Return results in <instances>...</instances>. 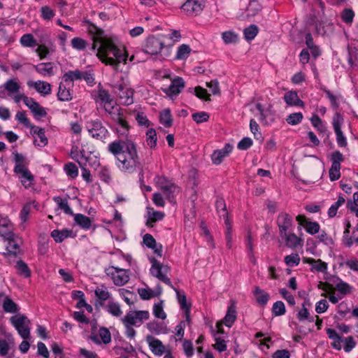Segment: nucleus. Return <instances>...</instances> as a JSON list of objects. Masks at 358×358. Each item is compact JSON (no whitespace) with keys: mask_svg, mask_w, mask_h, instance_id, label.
I'll return each mask as SVG.
<instances>
[{"mask_svg":"<svg viewBox=\"0 0 358 358\" xmlns=\"http://www.w3.org/2000/svg\"><path fill=\"white\" fill-rule=\"evenodd\" d=\"M110 115L115 122L114 131L118 138L108 145L107 150L115 157V164L122 171L133 173L141 166L138 145L129 136L130 126L123 118L120 108Z\"/></svg>","mask_w":358,"mask_h":358,"instance_id":"1","label":"nucleus"},{"mask_svg":"<svg viewBox=\"0 0 358 358\" xmlns=\"http://www.w3.org/2000/svg\"><path fill=\"white\" fill-rule=\"evenodd\" d=\"M96 55L102 63L117 70L119 64L127 62V55L113 43H103L98 48Z\"/></svg>","mask_w":358,"mask_h":358,"instance_id":"2","label":"nucleus"},{"mask_svg":"<svg viewBox=\"0 0 358 358\" xmlns=\"http://www.w3.org/2000/svg\"><path fill=\"white\" fill-rule=\"evenodd\" d=\"M13 161L15 163L13 172L18 176L22 185L28 189L33 185L34 176L28 169L29 161L24 155L14 151L12 153Z\"/></svg>","mask_w":358,"mask_h":358,"instance_id":"3","label":"nucleus"},{"mask_svg":"<svg viewBox=\"0 0 358 358\" xmlns=\"http://www.w3.org/2000/svg\"><path fill=\"white\" fill-rule=\"evenodd\" d=\"M85 127L89 135L94 139L104 141L110 136V132L99 118L86 121Z\"/></svg>","mask_w":358,"mask_h":358,"instance_id":"4","label":"nucleus"},{"mask_svg":"<svg viewBox=\"0 0 358 358\" xmlns=\"http://www.w3.org/2000/svg\"><path fill=\"white\" fill-rule=\"evenodd\" d=\"M154 182L169 199H174L180 192V187L172 179L164 175H157L154 178Z\"/></svg>","mask_w":358,"mask_h":358,"instance_id":"5","label":"nucleus"},{"mask_svg":"<svg viewBox=\"0 0 358 358\" xmlns=\"http://www.w3.org/2000/svg\"><path fill=\"white\" fill-rule=\"evenodd\" d=\"M10 322L23 340L30 339L31 322L27 317L21 314L15 315L10 317Z\"/></svg>","mask_w":358,"mask_h":358,"instance_id":"6","label":"nucleus"},{"mask_svg":"<svg viewBox=\"0 0 358 358\" xmlns=\"http://www.w3.org/2000/svg\"><path fill=\"white\" fill-rule=\"evenodd\" d=\"M94 99L96 103L103 106L106 112L110 115L117 110L120 109L117 106H114V101L108 90L99 88L96 93L94 95Z\"/></svg>","mask_w":358,"mask_h":358,"instance_id":"7","label":"nucleus"},{"mask_svg":"<svg viewBox=\"0 0 358 358\" xmlns=\"http://www.w3.org/2000/svg\"><path fill=\"white\" fill-rule=\"evenodd\" d=\"M149 317L148 310H131L122 318V322L124 326L140 327Z\"/></svg>","mask_w":358,"mask_h":358,"instance_id":"8","label":"nucleus"},{"mask_svg":"<svg viewBox=\"0 0 358 358\" xmlns=\"http://www.w3.org/2000/svg\"><path fill=\"white\" fill-rule=\"evenodd\" d=\"M343 122V115L340 113L336 112L332 118V126L336 134V143L339 148H346L348 145L347 138L341 130Z\"/></svg>","mask_w":358,"mask_h":358,"instance_id":"9","label":"nucleus"},{"mask_svg":"<svg viewBox=\"0 0 358 358\" xmlns=\"http://www.w3.org/2000/svg\"><path fill=\"white\" fill-rule=\"evenodd\" d=\"M216 209L220 218H223L225 225V238L227 244L231 248L233 241L231 222L228 217V212L227 210L226 203H216Z\"/></svg>","mask_w":358,"mask_h":358,"instance_id":"10","label":"nucleus"},{"mask_svg":"<svg viewBox=\"0 0 358 358\" xmlns=\"http://www.w3.org/2000/svg\"><path fill=\"white\" fill-rule=\"evenodd\" d=\"M151 263L152 266L150 269L151 275L173 287L170 279L167 277L169 268L166 266H163L154 258L151 259Z\"/></svg>","mask_w":358,"mask_h":358,"instance_id":"11","label":"nucleus"},{"mask_svg":"<svg viewBox=\"0 0 358 358\" xmlns=\"http://www.w3.org/2000/svg\"><path fill=\"white\" fill-rule=\"evenodd\" d=\"M106 273L116 286H122L129 280L128 271L123 268L112 266L106 269Z\"/></svg>","mask_w":358,"mask_h":358,"instance_id":"12","label":"nucleus"},{"mask_svg":"<svg viewBox=\"0 0 358 358\" xmlns=\"http://www.w3.org/2000/svg\"><path fill=\"white\" fill-rule=\"evenodd\" d=\"M114 91L117 94L122 104L129 106L134 103V90L124 84H119L114 87Z\"/></svg>","mask_w":358,"mask_h":358,"instance_id":"13","label":"nucleus"},{"mask_svg":"<svg viewBox=\"0 0 358 358\" xmlns=\"http://www.w3.org/2000/svg\"><path fill=\"white\" fill-rule=\"evenodd\" d=\"M205 7V0H186L181 10L189 16L199 15Z\"/></svg>","mask_w":358,"mask_h":358,"instance_id":"14","label":"nucleus"},{"mask_svg":"<svg viewBox=\"0 0 358 358\" xmlns=\"http://www.w3.org/2000/svg\"><path fill=\"white\" fill-rule=\"evenodd\" d=\"M164 46V43L159 38L150 36L145 41L143 52L151 55H156L161 52Z\"/></svg>","mask_w":358,"mask_h":358,"instance_id":"15","label":"nucleus"},{"mask_svg":"<svg viewBox=\"0 0 358 358\" xmlns=\"http://www.w3.org/2000/svg\"><path fill=\"white\" fill-rule=\"evenodd\" d=\"M185 87V81L181 77H176L171 80L169 87L164 90V92L172 100H174L181 93Z\"/></svg>","mask_w":358,"mask_h":358,"instance_id":"16","label":"nucleus"},{"mask_svg":"<svg viewBox=\"0 0 358 358\" xmlns=\"http://www.w3.org/2000/svg\"><path fill=\"white\" fill-rule=\"evenodd\" d=\"M79 166H90L96 169L100 164L99 157L94 152L85 149L80 159L77 162Z\"/></svg>","mask_w":358,"mask_h":358,"instance_id":"17","label":"nucleus"},{"mask_svg":"<svg viewBox=\"0 0 358 358\" xmlns=\"http://www.w3.org/2000/svg\"><path fill=\"white\" fill-rule=\"evenodd\" d=\"M233 149V145L227 143L224 145L223 148L214 150L210 156L213 164L216 166L220 165L223 160L229 155Z\"/></svg>","mask_w":358,"mask_h":358,"instance_id":"18","label":"nucleus"},{"mask_svg":"<svg viewBox=\"0 0 358 358\" xmlns=\"http://www.w3.org/2000/svg\"><path fill=\"white\" fill-rule=\"evenodd\" d=\"M236 319V311L235 307L231 305L228 308L227 314L222 321H219L216 324V329L217 334H223V324L228 327H231Z\"/></svg>","mask_w":358,"mask_h":358,"instance_id":"19","label":"nucleus"},{"mask_svg":"<svg viewBox=\"0 0 358 358\" xmlns=\"http://www.w3.org/2000/svg\"><path fill=\"white\" fill-rule=\"evenodd\" d=\"M30 134L34 137V144L36 146L43 148L48 143V139L45 136V129L34 125L30 129Z\"/></svg>","mask_w":358,"mask_h":358,"instance_id":"20","label":"nucleus"},{"mask_svg":"<svg viewBox=\"0 0 358 358\" xmlns=\"http://www.w3.org/2000/svg\"><path fill=\"white\" fill-rule=\"evenodd\" d=\"M13 227L7 216L0 215V236L4 239H9L14 236Z\"/></svg>","mask_w":358,"mask_h":358,"instance_id":"21","label":"nucleus"},{"mask_svg":"<svg viewBox=\"0 0 358 358\" xmlns=\"http://www.w3.org/2000/svg\"><path fill=\"white\" fill-rule=\"evenodd\" d=\"M162 289L160 285H157L155 289H152L147 285L138 289V294L143 300H149L161 295Z\"/></svg>","mask_w":358,"mask_h":358,"instance_id":"22","label":"nucleus"},{"mask_svg":"<svg viewBox=\"0 0 358 358\" xmlns=\"http://www.w3.org/2000/svg\"><path fill=\"white\" fill-rule=\"evenodd\" d=\"M296 221L301 226H303L306 232L310 234H315L320 231V224L316 222H310L303 215H299L296 217Z\"/></svg>","mask_w":358,"mask_h":358,"instance_id":"23","label":"nucleus"},{"mask_svg":"<svg viewBox=\"0 0 358 358\" xmlns=\"http://www.w3.org/2000/svg\"><path fill=\"white\" fill-rule=\"evenodd\" d=\"M27 85L29 88H34L43 96H46L51 93V85L45 81H29Z\"/></svg>","mask_w":358,"mask_h":358,"instance_id":"24","label":"nucleus"},{"mask_svg":"<svg viewBox=\"0 0 358 358\" xmlns=\"http://www.w3.org/2000/svg\"><path fill=\"white\" fill-rule=\"evenodd\" d=\"M303 262L310 265V271L313 272L324 273L327 270V264L321 259H315L311 257H303Z\"/></svg>","mask_w":358,"mask_h":358,"instance_id":"25","label":"nucleus"},{"mask_svg":"<svg viewBox=\"0 0 358 358\" xmlns=\"http://www.w3.org/2000/svg\"><path fill=\"white\" fill-rule=\"evenodd\" d=\"M146 341L150 347V350L155 355L161 356L164 353L166 350L165 346L159 340L149 336L146 338Z\"/></svg>","mask_w":358,"mask_h":358,"instance_id":"26","label":"nucleus"},{"mask_svg":"<svg viewBox=\"0 0 358 358\" xmlns=\"http://www.w3.org/2000/svg\"><path fill=\"white\" fill-rule=\"evenodd\" d=\"M0 305L6 313H15L18 312V306L8 296L0 294Z\"/></svg>","mask_w":358,"mask_h":358,"instance_id":"27","label":"nucleus"},{"mask_svg":"<svg viewBox=\"0 0 358 358\" xmlns=\"http://www.w3.org/2000/svg\"><path fill=\"white\" fill-rule=\"evenodd\" d=\"M284 100L287 105L290 106H298L304 108V102L299 98L297 92L294 90L286 92L284 95Z\"/></svg>","mask_w":358,"mask_h":358,"instance_id":"28","label":"nucleus"},{"mask_svg":"<svg viewBox=\"0 0 358 358\" xmlns=\"http://www.w3.org/2000/svg\"><path fill=\"white\" fill-rule=\"evenodd\" d=\"M91 339L97 344H108L111 341V336L106 328H100L97 334L92 335Z\"/></svg>","mask_w":358,"mask_h":358,"instance_id":"29","label":"nucleus"},{"mask_svg":"<svg viewBox=\"0 0 358 358\" xmlns=\"http://www.w3.org/2000/svg\"><path fill=\"white\" fill-rule=\"evenodd\" d=\"M15 345V340L11 334H6V338L0 339V356H6Z\"/></svg>","mask_w":358,"mask_h":358,"instance_id":"30","label":"nucleus"},{"mask_svg":"<svg viewBox=\"0 0 358 358\" xmlns=\"http://www.w3.org/2000/svg\"><path fill=\"white\" fill-rule=\"evenodd\" d=\"M144 244L149 248L152 249L153 252L158 256H162V246L160 244H157L154 237L150 234H146L144 235L143 238Z\"/></svg>","mask_w":358,"mask_h":358,"instance_id":"31","label":"nucleus"},{"mask_svg":"<svg viewBox=\"0 0 358 358\" xmlns=\"http://www.w3.org/2000/svg\"><path fill=\"white\" fill-rule=\"evenodd\" d=\"M282 238L285 239L286 245L290 248H297L303 243V239L293 233L285 232Z\"/></svg>","mask_w":358,"mask_h":358,"instance_id":"32","label":"nucleus"},{"mask_svg":"<svg viewBox=\"0 0 358 358\" xmlns=\"http://www.w3.org/2000/svg\"><path fill=\"white\" fill-rule=\"evenodd\" d=\"M36 71L43 76H52L55 74L53 64L52 62H43L34 65Z\"/></svg>","mask_w":358,"mask_h":358,"instance_id":"33","label":"nucleus"},{"mask_svg":"<svg viewBox=\"0 0 358 358\" xmlns=\"http://www.w3.org/2000/svg\"><path fill=\"white\" fill-rule=\"evenodd\" d=\"M277 222L279 227L280 236L281 237H283V234L287 232V229L291 226V217L287 214H281L278 216Z\"/></svg>","mask_w":358,"mask_h":358,"instance_id":"34","label":"nucleus"},{"mask_svg":"<svg viewBox=\"0 0 358 358\" xmlns=\"http://www.w3.org/2000/svg\"><path fill=\"white\" fill-rule=\"evenodd\" d=\"M164 215L160 211L155 210L153 208H147L146 225L152 227V224L163 219Z\"/></svg>","mask_w":358,"mask_h":358,"instance_id":"35","label":"nucleus"},{"mask_svg":"<svg viewBox=\"0 0 358 358\" xmlns=\"http://www.w3.org/2000/svg\"><path fill=\"white\" fill-rule=\"evenodd\" d=\"M51 236L55 242L62 243L67 238L73 237V233L71 230L63 229L62 230L55 229L51 232Z\"/></svg>","mask_w":358,"mask_h":358,"instance_id":"36","label":"nucleus"},{"mask_svg":"<svg viewBox=\"0 0 358 358\" xmlns=\"http://www.w3.org/2000/svg\"><path fill=\"white\" fill-rule=\"evenodd\" d=\"M253 294L255 296L257 302L259 305L264 306L267 304L270 298V295L268 293L260 289L259 287H256L254 289Z\"/></svg>","mask_w":358,"mask_h":358,"instance_id":"37","label":"nucleus"},{"mask_svg":"<svg viewBox=\"0 0 358 358\" xmlns=\"http://www.w3.org/2000/svg\"><path fill=\"white\" fill-rule=\"evenodd\" d=\"M262 8V6L257 0H250L248 6L245 9L246 17L249 18L255 16Z\"/></svg>","mask_w":358,"mask_h":358,"instance_id":"38","label":"nucleus"},{"mask_svg":"<svg viewBox=\"0 0 358 358\" xmlns=\"http://www.w3.org/2000/svg\"><path fill=\"white\" fill-rule=\"evenodd\" d=\"M20 43L24 48H34L38 45L31 34H24L20 38Z\"/></svg>","mask_w":358,"mask_h":358,"instance_id":"39","label":"nucleus"},{"mask_svg":"<svg viewBox=\"0 0 358 358\" xmlns=\"http://www.w3.org/2000/svg\"><path fill=\"white\" fill-rule=\"evenodd\" d=\"M192 49L187 44H182L177 49L176 60H185L190 55Z\"/></svg>","mask_w":358,"mask_h":358,"instance_id":"40","label":"nucleus"},{"mask_svg":"<svg viewBox=\"0 0 358 358\" xmlns=\"http://www.w3.org/2000/svg\"><path fill=\"white\" fill-rule=\"evenodd\" d=\"M81 76H83L82 71L78 69L69 71L63 75L62 80L66 83L81 80Z\"/></svg>","mask_w":358,"mask_h":358,"instance_id":"41","label":"nucleus"},{"mask_svg":"<svg viewBox=\"0 0 358 358\" xmlns=\"http://www.w3.org/2000/svg\"><path fill=\"white\" fill-rule=\"evenodd\" d=\"M57 98L61 101H69L72 99L70 88H67L62 83L59 85Z\"/></svg>","mask_w":358,"mask_h":358,"instance_id":"42","label":"nucleus"},{"mask_svg":"<svg viewBox=\"0 0 358 358\" xmlns=\"http://www.w3.org/2000/svg\"><path fill=\"white\" fill-rule=\"evenodd\" d=\"M145 141L150 149H155L157 147V136L155 129H148L145 133Z\"/></svg>","mask_w":358,"mask_h":358,"instance_id":"43","label":"nucleus"},{"mask_svg":"<svg viewBox=\"0 0 358 358\" xmlns=\"http://www.w3.org/2000/svg\"><path fill=\"white\" fill-rule=\"evenodd\" d=\"M311 124L320 133H325L327 131V126L324 122L315 113L313 114L310 119Z\"/></svg>","mask_w":358,"mask_h":358,"instance_id":"44","label":"nucleus"},{"mask_svg":"<svg viewBox=\"0 0 358 358\" xmlns=\"http://www.w3.org/2000/svg\"><path fill=\"white\" fill-rule=\"evenodd\" d=\"M159 122L166 128H169L172 126L173 119L169 108H166L160 113Z\"/></svg>","mask_w":358,"mask_h":358,"instance_id":"45","label":"nucleus"},{"mask_svg":"<svg viewBox=\"0 0 358 358\" xmlns=\"http://www.w3.org/2000/svg\"><path fill=\"white\" fill-rule=\"evenodd\" d=\"M148 329L152 333L160 334H166L168 329L166 325L164 323H159L157 322H152L147 324Z\"/></svg>","mask_w":358,"mask_h":358,"instance_id":"46","label":"nucleus"},{"mask_svg":"<svg viewBox=\"0 0 358 358\" xmlns=\"http://www.w3.org/2000/svg\"><path fill=\"white\" fill-rule=\"evenodd\" d=\"M152 313L158 319L164 320L166 318V313L164 310V301H159L153 304Z\"/></svg>","mask_w":358,"mask_h":358,"instance_id":"47","label":"nucleus"},{"mask_svg":"<svg viewBox=\"0 0 358 358\" xmlns=\"http://www.w3.org/2000/svg\"><path fill=\"white\" fill-rule=\"evenodd\" d=\"M94 293L96 296L101 301H105L108 299H110L111 297V294L109 292L108 288L103 285H101L94 290Z\"/></svg>","mask_w":358,"mask_h":358,"instance_id":"48","label":"nucleus"},{"mask_svg":"<svg viewBox=\"0 0 358 358\" xmlns=\"http://www.w3.org/2000/svg\"><path fill=\"white\" fill-rule=\"evenodd\" d=\"M259 32V28L255 24H250L243 29L244 38L247 41L253 40Z\"/></svg>","mask_w":358,"mask_h":358,"instance_id":"49","label":"nucleus"},{"mask_svg":"<svg viewBox=\"0 0 358 358\" xmlns=\"http://www.w3.org/2000/svg\"><path fill=\"white\" fill-rule=\"evenodd\" d=\"M74 220L77 224L85 229H88L91 227L92 220L82 214H76L74 216Z\"/></svg>","mask_w":358,"mask_h":358,"instance_id":"50","label":"nucleus"},{"mask_svg":"<svg viewBox=\"0 0 358 358\" xmlns=\"http://www.w3.org/2000/svg\"><path fill=\"white\" fill-rule=\"evenodd\" d=\"M222 39L225 44L236 43L238 41V36L232 30L222 33Z\"/></svg>","mask_w":358,"mask_h":358,"instance_id":"51","label":"nucleus"},{"mask_svg":"<svg viewBox=\"0 0 358 358\" xmlns=\"http://www.w3.org/2000/svg\"><path fill=\"white\" fill-rule=\"evenodd\" d=\"M107 311L115 317H119L122 314L120 306L118 303L110 301L106 306Z\"/></svg>","mask_w":358,"mask_h":358,"instance_id":"52","label":"nucleus"},{"mask_svg":"<svg viewBox=\"0 0 358 358\" xmlns=\"http://www.w3.org/2000/svg\"><path fill=\"white\" fill-rule=\"evenodd\" d=\"M9 94H15L19 92L20 85L13 79L7 80L3 85Z\"/></svg>","mask_w":358,"mask_h":358,"instance_id":"53","label":"nucleus"},{"mask_svg":"<svg viewBox=\"0 0 358 358\" xmlns=\"http://www.w3.org/2000/svg\"><path fill=\"white\" fill-rule=\"evenodd\" d=\"M16 269L17 273L24 278H29L31 275V272L27 264L23 261L20 260L17 262Z\"/></svg>","mask_w":358,"mask_h":358,"instance_id":"54","label":"nucleus"},{"mask_svg":"<svg viewBox=\"0 0 358 358\" xmlns=\"http://www.w3.org/2000/svg\"><path fill=\"white\" fill-rule=\"evenodd\" d=\"M64 170L71 178H76L78 176V169L73 162H69L64 165Z\"/></svg>","mask_w":358,"mask_h":358,"instance_id":"55","label":"nucleus"},{"mask_svg":"<svg viewBox=\"0 0 358 358\" xmlns=\"http://www.w3.org/2000/svg\"><path fill=\"white\" fill-rule=\"evenodd\" d=\"M85 145H81V147H79L76 145H72L70 152L71 158L75 162H78L81 155H83V152L85 150Z\"/></svg>","mask_w":358,"mask_h":358,"instance_id":"56","label":"nucleus"},{"mask_svg":"<svg viewBox=\"0 0 358 358\" xmlns=\"http://www.w3.org/2000/svg\"><path fill=\"white\" fill-rule=\"evenodd\" d=\"M36 46L37 48L35 49V52L40 59H45L51 52L50 48L45 43H41Z\"/></svg>","mask_w":358,"mask_h":358,"instance_id":"57","label":"nucleus"},{"mask_svg":"<svg viewBox=\"0 0 358 358\" xmlns=\"http://www.w3.org/2000/svg\"><path fill=\"white\" fill-rule=\"evenodd\" d=\"M303 118L302 113L297 112L289 114L287 118V122L290 125H296L301 122Z\"/></svg>","mask_w":358,"mask_h":358,"instance_id":"58","label":"nucleus"},{"mask_svg":"<svg viewBox=\"0 0 358 358\" xmlns=\"http://www.w3.org/2000/svg\"><path fill=\"white\" fill-rule=\"evenodd\" d=\"M192 118L196 124H201L208 122L210 115L207 112H196L192 115Z\"/></svg>","mask_w":358,"mask_h":358,"instance_id":"59","label":"nucleus"},{"mask_svg":"<svg viewBox=\"0 0 358 358\" xmlns=\"http://www.w3.org/2000/svg\"><path fill=\"white\" fill-rule=\"evenodd\" d=\"M120 297L128 304L131 305L134 303V294L125 289H119L118 290Z\"/></svg>","mask_w":358,"mask_h":358,"instance_id":"60","label":"nucleus"},{"mask_svg":"<svg viewBox=\"0 0 358 358\" xmlns=\"http://www.w3.org/2000/svg\"><path fill=\"white\" fill-rule=\"evenodd\" d=\"M286 308L284 303L281 301H276L272 307V313L275 316H281L285 315Z\"/></svg>","mask_w":358,"mask_h":358,"instance_id":"61","label":"nucleus"},{"mask_svg":"<svg viewBox=\"0 0 358 358\" xmlns=\"http://www.w3.org/2000/svg\"><path fill=\"white\" fill-rule=\"evenodd\" d=\"M329 159L332 166H341V162L344 160V156L339 150H336L330 155Z\"/></svg>","mask_w":358,"mask_h":358,"instance_id":"62","label":"nucleus"},{"mask_svg":"<svg viewBox=\"0 0 358 358\" xmlns=\"http://www.w3.org/2000/svg\"><path fill=\"white\" fill-rule=\"evenodd\" d=\"M15 119L27 128L31 129L34 126L27 118L25 111L17 112L15 115Z\"/></svg>","mask_w":358,"mask_h":358,"instance_id":"63","label":"nucleus"},{"mask_svg":"<svg viewBox=\"0 0 358 358\" xmlns=\"http://www.w3.org/2000/svg\"><path fill=\"white\" fill-rule=\"evenodd\" d=\"M99 178L101 181L108 184L111 182V171L107 166H103L101 169L99 173Z\"/></svg>","mask_w":358,"mask_h":358,"instance_id":"64","label":"nucleus"}]
</instances>
